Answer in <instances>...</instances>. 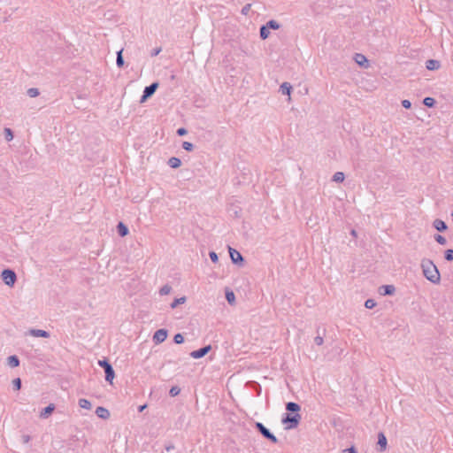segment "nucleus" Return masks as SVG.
I'll return each mask as SVG.
<instances>
[{"mask_svg":"<svg viewBox=\"0 0 453 453\" xmlns=\"http://www.w3.org/2000/svg\"><path fill=\"white\" fill-rule=\"evenodd\" d=\"M421 267L424 276L433 283H439L441 280L440 273L434 264L429 259H424L421 262Z\"/></svg>","mask_w":453,"mask_h":453,"instance_id":"obj_1","label":"nucleus"},{"mask_svg":"<svg viewBox=\"0 0 453 453\" xmlns=\"http://www.w3.org/2000/svg\"><path fill=\"white\" fill-rule=\"evenodd\" d=\"M301 420V415L299 413H296L294 415L286 414V416L282 418L283 424H288L286 426L287 429L296 428Z\"/></svg>","mask_w":453,"mask_h":453,"instance_id":"obj_2","label":"nucleus"},{"mask_svg":"<svg viewBox=\"0 0 453 453\" xmlns=\"http://www.w3.org/2000/svg\"><path fill=\"white\" fill-rule=\"evenodd\" d=\"M98 365L104 370L106 381L112 384L115 372L111 365L107 360H99Z\"/></svg>","mask_w":453,"mask_h":453,"instance_id":"obj_3","label":"nucleus"},{"mask_svg":"<svg viewBox=\"0 0 453 453\" xmlns=\"http://www.w3.org/2000/svg\"><path fill=\"white\" fill-rule=\"evenodd\" d=\"M1 276L4 282L9 287H12L17 280L16 273L10 269L4 270Z\"/></svg>","mask_w":453,"mask_h":453,"instance_id":"obj_4","label":"nucleus"},{"mask_svg":"<svg viewBox=\"0 0 453 453\" xmlns=\"http://www.w3.org/2000/svg\"><path fill=\"white\" fill-rule=\"evenodd\" d=\"M256 427L265 438L268 439L273 443L278 442V439L262 423L257 422Z\"/></svg>","mask_w":453,"mask_h":453,"instance_id":"obj_5","label":"nucleus"},{"mask_svg":"<svg viewBox=\"0 0 453 453\" xmlns=\"http://www.w3.org/2000/svg\"><path fill=\"white\" fill-rule=\"evenodd\" d=\"M158 83L153 82L150 86L146 87L143 90V95L141 97L140 102L144 103L149 97H150L157 90Z\"/></svg>","mask_w":453,"mask_h":453,"instance_id":"obj_6","label":"nucleus"},{"mask_svg":"<svg viewBox=\"0 0 453 453\" xmlns=\"http://www.w3.org/2000/svg\"><path fill=\"white\" fill-rule=\"evenodd\" d=\"M168 332L166 329H158L153 335V342L156 344L162 343L167 338Z\"/></svg>","mask_w":453,"mask_h":453,"instance_id":"obj_7","label":"nucleus"},{"mask_svg":"<svg viewBox=\"0 0 453 453\" xmlns=\"http://www.w3.org/2000/svg\"><path fill=\"white\" fill-rule=\"evenodd\" d=\"M228 251H229L231 260L234 264H242L243 257L239 251H237L236 250H234L231 247L228 248Z\"/></svg>","mask_w":453,"mask_h":453,"instance_id":"obj_8","label":"nucleus"},{"mask_svg":"<svg viewBox=\"0 0 453 453\" xmlns=\"http://www.w3.org/2000/svg\"><path fill=\"white\" fill-rule=\"evenodd\" d=\"M211 349V345H207L203 348H201L197 350H194L190 353V356L193 357V358H196V359H198V358H201L203 357H204L206 354L209 353V351Z\"/></svg>","mask_w":453,"mask_h":453,"instance_id":"obj_9","label":"nucleus"},{"mask_svg":"<svg viewBox=\"0 0 453 453\" xmlns=\"http://www.w3.org/2000/svg\"><path fill=\"white\" fill-rule=\"evenodd\" d=\"M354 60L358 65L362 67L367 68L369 66L367 58L361 53H356Z\"/></svg>","mask_w":453,"mask_h":453,"instance_id":"obj_10","label":"nucleus"},{"mask_svg":"<svg viewBox=\"0 0 453 453\" xmlns=\"http://www.w3.org/2000/svg\"><path fill=\"white\" fill-rule=\"evenodd\" d=\"M377 444H378L380 452H383L386 450L388 442H387V438L383 433H380L378 434Z\"/></svg>","mask_w":453,"mask_h":453,"instance_id":"obj_11","label":"nucleus"},{"mask_svg":"<svg viewBox=\"0 0 453 453\" xmlns=\"http://www.w3.org/2000/svg\"><path fill=\"white\" fill-rule=\"evenodd\" d=\"M280 90L281 94L287 95L288 96V101L290 102L291 101L290 95H291V90H292L291 84L288 82H283L280 87Z\"/></svg>","mask_w":453,"mask_h":453,"instance_id":"obj_12","label":"nucleus"},{"mask_svg":"<svg viewBox=\"0 0 453 453\" xmlns=\"http://www.w3.org/2000/svg\"><path fill=\"white\" fill-rule=\"evenodd\" d=\"M380 294L383 296H391L395 293V288L393 285H383L379 288Z\"/></svg>","mask_w":453,"mask_h":453,"instance_id":"obj_13","label":"nucleus"},{"mask_svg":"<svg viewBox=\"0 0 453 453\" xmlns=\"http://www.w3.org/2000/svg\"><path fill=\"white\" fill-rule=\"evenodd\" d=\"M426 67L430 71L438 70L441 67V63L435 59H429L426 62Z\"/></svg>","mask_w":453,"mask_h":453,"instance_id":"obj_14","label":"nucleus"},{"mask_svg":"<svg viewBox=\"0 0 453 453\" xmlns=\"http://www.w3.org/2000/svg\"><path fill=\"white\" fill-rule=\"evenodd\" d=\"M55 410V405L53 403H50L47 407L42 410L40 413V417L42 418H47Z\"/></svg>","mask_w":453,"mask_h":453,"instance_id":"obj_15","label":"nucleus"},{"mask_svg":"<svg viewBox=\"0 0 453 453\" xmlns=\"http://www.w3.org/2000/svg\"><path fill=\"white\" fill-rule=\"evenodd\" d=\"M96 414L103 419H107L110 418V411L104 407H97L96 410Z\"/></svg>","mask_w":453,"mask_h":453,"instance_id":"obj_16","label":"nucleus"},{"mask_svg":"<svg viewBox=\"0 0 453 453\" xmlns=\"http://www.w3.org/2000/svg\"><path fill=\"white\" fill-rule=\"evenodd\" d=\"M30 334L34 337L48 338L50 336V334L47 331L42 329H31Z\"/></svg>","mask_w":453,"mask_h":453,"instance_id":"obj_17","label":"nucleus"},{"mask_svg":"<svg viewBox=\"0 0 453 453\" xmlns=\"http://www.w3.org/2000/svg\"><path fill=\"white\" fill-rule=\"evenodd\" d=\"M434 227L439 232H443L447 229L446 223L441 219H435L433 223Z\"/></svg>","mask_w":453,"mask_h":453,"instance_id":"obj_18","label":"nucleus"},{"mask_svg":"<svg viewBox=\"0 0 453 453\" xmlns=\"http://www.w3.org/2000/svg\"><path fill=\"white\" fill-rule=\"evenodd\" d=\"M117 231L121 237L127 235L129 233L127 226L123 222L117 225Z\"/></svg>","mask_w":453,"mask_h":453,"instance_id":"obj_19","label":"nucleus"},{"mask_svg":"<svg viewBox=\"0 0 453 453\" xmlns=\"http://www.w3.org/2000/svg\"><path fill=\"white\" fill-rule=\"evenodd\" d=\"M301 407L299 404L296 403H293V402H289L286 404V410L288 411H290V412H293V413H298V411H300Z\"/></svg>","mask_w":453,"mask_h":453,"instance_id":"obj_20","label":"nucleus"},{"mask_svg":"<svg viewBox=\"0 0 453 453\" xmlns=\"http://www.w3.org/2000/svg\"><path fill=\"white\" fill-rule=\"evenodd\" d=\"M168 165L172 167V168H178L181 165V161L180 158L178 157H172L169 158L168 160Z\"/></svg>","mask_w":453,"mask_h":453,"instance_id":"obj_21","label":"nucleus"},{"mask_svg":"<svg viewBox=\"0 0 453 453\" xmlns=\"http://www.w3.org/2000/svg\"><path fill=\"white\" fill-rule=\"evenodd\" d=\"M270 31L269 28L266 27V25H264L260 27V37L263 40H265L269 37Z\"/></svg>","mask_w":453,"mask_h":453,"instance_id":"obj_22","label":"nucleus"},{"mask_svg":"<svg viewBox=\"0 0 453 453\" xmlns=\"http://www.w3.org/2000/svg\"><path fill=\"white\" fill-rule=\"evenodd\" d=\"M7 360H8V365L11 367H17L19 365V360L16 356H10Z\"/></svg>","mask_w":453,"mask_h":453,"instance_id":"obj_23","label":"nucleus"},{"mask_svg":"<svg viewBox=\"0 0 453 453\" xmlns=\"http://www.w3.org/2000/svg\"><path fill=\"white\" fill-rule=\"evenodd\" d=\"M79 406L82 409L90 410L92 405L91 403L84 398L79 400Z\"/></svg>","mask_w":453,"mask_h":453,"instance_id":"obj_24","label":"nucleus"},{"mask_svg":"<svg viewBox=\"0 0 453 453\" xmlns=\"http://www.w3.org/2000/svg\"><path fill=\"white\" fill-rule=\"evenodd\" d=\"M186 297L185 296H181L180 298H176L173 300V302L171 303V308L172 309H175L178 305L180 304H183L186 303Z\"/></svg>","mask_w":453,"mask_h":453,"instance_id":"obj_25","label":"nucleus"},{"mask_svg":"<svg viewBox=\"0 0 453 453\" xmlns=\"http://www.w3.org/2000/svg\"><path fill=\"white\" fill-rule=\"evenodd\" d=\"M265 25L269 29L277 30L280 27V25L274 19L269 20Z\"/></svg>","mask_w":453,"mask_h":453,"instance_id":"obj_26","label":"nucleus"},{"mask_svg":"<svg viewBox=\"0 0 453 453\" xmlns=\"http://www.w3.org/2000/svg\"><path fill=\"white\" fill-rule=\"evenodd\" d=\"M122 51L123 50H120L117 52V59H116V64L119 67H122L124 65V59H123V57H122Z\"/></svg>","mask_w":453,"mask_h":453,"instance_id":"obj_27","label":"nucleus"},{"mask_svg":"<svg viewBox=\"0 0 453 453\" xmlns=\"http://www.w3.org/2000/svg\"><path fill=\"white\" fill-rule=\"evenodd\" d=\"M4 137L7 142H11L13 139V133L11 128L5 127L4 129Z\"/></svg>","mask_w":453,"mask_h":453,"instance_id":"obj_28","label":"nucleus"},{"mask_svg":"<svg viewBox=\"0 0 453 453\" xmlns=\"http://www.w3.org/2000/svg\"><path fill=\"white\" fill-rule=\"evenodd\" d=\"M344 173L342 172H337L333 176V180L335 182H342L344 180Z\"/></svg>","mask_w":453,"mask_h":453,"instance_id":"obj_29","label":"nucleus"},{"mask_svg":"<svg viewBox=\"0 0 453 453\" xmlns=\"http://www.w3.org/2000/svg\"><path fill=\"white\" fill-rule=\"evenodd\" d=\"M171 290H172V288H171L169 285H165V286H163V287L160 288V290H159V294H160L161 296H165V295L170 294Z\"/></svg>","mask_w":453,"mask_h":453,"instance_id":"obj_30","label":"nucleus"},{"mask_svg":"<svg viewBox=\"0 0 453 453\" xmlns=\"http://www.w3.org/2000/svg\"><path fill=\"white\" fill-rule=\"evenodd\" d=\"M226 298L227 300V302L232 304L234 303V300H235V296H234V292L232 291H226Z\"/></svg>","mask_w":453,"mask_h":453,"instance_id":"obj_31","label":"nucleus"},{"mask_svg":"<svg viewBox=\"0 0 453 453\" xmlns=\"http://www.w3.org/2000/svg\"><path fill=\"white\" fill-rule=\"evenodd\" d=\"M423 104L427 107H433L435 104V100L433 97H426L423 100Z\"/></svg>","mask_w":453,"mask_h":453,"instance_id":"obj_32","label":"nucleus"},{"mask_svg":"<svg viewBox=\"0 0 453 453\" xmlns=\"http://www.w3.org/2000/svg\"><path fill=\"white\" fill-rule=\"evenodd\" d=\"M27 95L30 97H36L37 96H39V90L36 88H31L27 89Z\"/></svg>","mask_w":453,"mask_h":453,"instance_id":"obj_33","label":"nucleus"},{"mask_svg":"<svg viewBox=\"0 0 453 453\" xmlns=\"http://www.w3.org/2000/svg\"><path fill=\"white\" fill-rule=\"evenodd\" d=\"M12 386L15 390H19L21 388V380L19 378H16L12 380Z\"/></svg>","mask_w":453,"mask_h":453,"instance_id":"obj_34","label":"nucleus"},{"mask_svg":"<svg viewBox=\"0 0 453 453\" xmlns=\"http://www.w3.org/2000/svg\"><path fill=\"white\" fill-rule=\"evenodd\" d=\"M182 148L187 151H192L194 150V145L189 142H183Z\"/></svg>","mask_w":453,"mask_h":453,"instance_id":"obj_35","label":"nucleus"},{"mask_svg":"<svg viewBox=\"0 0 453 453\" xmlns=\"http://www.w3.org/2000/svg\"><path fill=\"white\" fill-rule=\"evenodd\" d=\"M173 341L176 344H181L184 342V337L181 334H177L174 335Z\"/></svg>","mask_w":453,"mask_h":453,"instance_id":"obj_36","label":"nucleus"},{"mask_svg":"<svg viewBox=\"0 0 453 453\" xmlns=\"http://www.w3.org/2000/svg\"><path fill=\"white\" fill-rule=\"evenodd\" d=\"M375 305H376V303L373 299H367L365 303V306L367 309H372L373 307H375Z\"/></svg>","mask_w":453,"mask_h":453,"instance_id":"obj_37","label":"nucleus"},{"mask_svg":"<svg viewBox=\"0 0 453 453\" xmlns=\"http://www.w3.org/2000/svg\"><path fill=\"white\" fill-rule=\"evenodd\" d=\"M445 259L448 261L453 260V250H447L445 251Z\"/></svg>","mask_w":453,"mask_h":453,"instance_id":"obj_38","label":"nucleus"},{"mask_svg":"<svg viewBox=\"0 0 453 453\" xmlns=\"http://www.w3.org/2000/svg\"><path fill=\"white\" fill-rule=\"evenodd\" d=\"M435 240H436V242H437L438 243H440V244H441V245H445V244H446V242H447V241H446L445 237H443V236H442V235H441V234H437V235L435 236Z\"/></svg>","mask_w":453,"mask_h":453,"instance_id":"obj_39","label":"nucleus"},{"mask_svg":"<svg viewBox=\"0 0 453 453\" xmlns=\"http://www.w3.org/2000/svg\"><path fill=\"white\" fill-rule=\"evenodd\" d=\"M209 256H210V258L211 259V261L213 263H217L218 262L219 257H218V255L216 254V252L211 251L209 253Z\"/></svg>","mask_w":453,"mask_h":453,"instance_id":"obj_40","label":"nucleus"},{"mask_svg":"<svg viewBox=\"0 0 453 453\" xmlns=\"http://www.w3.org/2000/svg\"><path fill=\"white\" fill-rule=\"evenodd\" d=\"M169 393H170V395H171L172 396H175V395H179V393H180V388H177V387H173V388L170 389V392H169Z\"/></svg>","mask_w":453,"mask_h":453,"instance_id":"obj_41","label":"nucleus"},{"mask_svg":"<svg viewBox=\"0 0 453 453\" xmlns=\"http://www.w3.org/2000/svg\"><path fill=\"white\" fill-rule=\"evenodd\" d=\"M251 4H248L244 5L242 9V14L247 15L250 10Z\"/></svg>","mask_w":453,"mask_h":453,"instance_id":"obj_42","label":"nucleus"},{"mask_svg":"<svg viewBox=\"0 0 453 453\" xmlns=\"http://www.w3.org/2000/svg\"><path fill=\"white\" fill-rule=\"evenodd\" d=\"M402 105L405 109H410L411 107V103L409 100L404 99V100L402 101Z\"/></svg>","mask_w":453,"mask_h":453,"instance_id":"obj_43","label":"nucleus"},{"mask_svg":"<svg viewBox=\"0 0 453 453\" xmlns=\"http://www.w3.org/2000/svg\"><path fill=\"white\" fill-rule=\"evenodd\" d=\"M314 342H315V343H316L317 345L320 346V345H322V344H323V342H324V339H323V337H321V336H319V335H318V336H316V337L314 338Z\"/></svg>","mask_w":453,"mask_h":453,"instance_id":"obj_44","label":"nucleus"},{"mask_svg":"<svg viewBox=\"0 0 453 453\" xmlns=\"http://www.w3.org/2000/svg\"><path fill=\"white\" fill-rule=\"evenodd\" d=\"M30 440H31V437H30V435H28V434H23V435L21 436V441H22V442H23V443H25V444L28 443V442L30 441Z\"/></svg>","mask_w":453,"mask_h":453,"instance_id":"obj_45","label":"nucleus"},{"mask_svg":"<svg viewBox=\"0 0 453 453\" xmlns=\"http://www.w3.org/2000/svg\"><path fill=\"white\" fill-rule=\"evenodd\" d=\"M188 131L184 127H180L177 130V134L180 136L187 134Z\"/></svg>","mask_w":453,"mask_h":453,"instance_id":"obj_46","label":"nucleus"},{"mask_svg":"<svg viewBox=\"0 0 453 453\" xmlns=\"http://www.w3.org/2000/svg\"><path fill=\"white\" fill-rule=\"evenodd\" d=\"M147 408V404L140 405L138 411L140 412L143 411Z\"/></svg>","mask_w":453,"mask_h":453,"instance_id":"obj_47","label":"nucleus"},{"mask_svg":"<svg viewBox=\"0 0 453 453\" xmlns=\"http://www.w3.org/2000/svg\"><path fill=\"white\" fill-rule=\"evenodd\" d=\"M348 453H357L355 448L351 447L347 449Z\"/></svg>","mask_w":453,"mask_h":453,"instance_id":"obj_48","label":"nucleus"},{"mask_svg":"<svg viewBox=\"0 0 453 453\" xmlns=\"http://www.w3.org/2000/svg\"><path fill=\"white\" fill-rule=\"evenodd\" d=\"M350 234H351L353 237H357V231H356L355 229H352V230L350 231Z\"/></svg>","mask_w":453,"mask_h":453,"instance_id":"obj_49","label":"nucleus"},{"mask_svg":"<svg viewBox=\"0 0 453 453\" xmlns=\"http://www.w3.org/2000/svg\"><path fill=\"white\" fill-rule=\"evenodd\" d=\"M174 449V446H173V445H168V446H166V447H165V449H166L167 451H170V450H172V449Z\"/></svg>","mask_w":453,"mask_h":453,"instance_id":"obj_50","label":"nucleus"},{"mask_svg":"<svg viewBox=\"0 0 453 453\" xmlns=\"http://www.w3.org/2000/svg\"><path fill=\"white\" fill-rule=\"evenodd\" d=\"M159 51H160V50H155V55L158 54V53H159Z\"/></svg>","mask_w":453,"mask_h":453,"instance_id":"obj_51","label":"nucleus"}]
</instances>
